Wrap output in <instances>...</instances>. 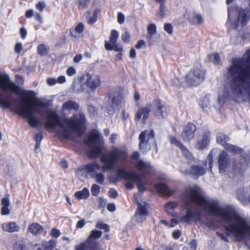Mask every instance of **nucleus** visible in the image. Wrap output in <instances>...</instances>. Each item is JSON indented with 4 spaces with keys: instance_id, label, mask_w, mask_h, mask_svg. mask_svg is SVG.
<instances>
[{
    "instance_id": "nucleus-59",
    "label": "nucleus",
    "mask_w": 250,
    "mask_h": 250,
    "mask_svg": "<svg viewBox=\"0 0 250 250\" xmlns=\"http://www.w3.org/2000/svg\"><path fill=\"white\" fill-rule=\"evenodd\" d=\"M122 118L124 120H126L130 118L129 113L123 110L122 112Z\"/></svg>"
},
{
    "instance_id": "nucleus-52",
    "label": "nucleus",
    "mask_w": 250,
    "mask_h": 250,
    "mask_svg": "<svg viewBox=\"0 0 250 250\" xmlns=\"http://www.w3.org/2000/svg\"><path fill=\"white\" fill-rule=\"evenodd\" d=\"M45 7V3L42 1H40L36 5V8L40 11H42Z\"/></svg>"
},
{
    "instance_id": "nucleus-15",
    "label": "nucleus",
    "mask_w": 250,
    "mask_h": 250,
    "mask_svg": "<svg viewBox=\"0 0 250 250\" xmlns=\"http://www.w3.org/2000/svg\"><path fill=\"white\" fill-rule=\"evenodd\" d=\"M155 107L154 113L156 117L159 119L163 118L167 114V107L162 103L160 100H156L151 104Z\"/></svg>"
},
{
    "instance_id": "nucleus-14",
    "label": "nucleus",
    "mask_w": 250,
    "mask_h": 250,
    "mask_svg": "<svg viewBox=\"0 0 250 250\" xmlns=\"http://www.w3.org/2000/svg\"><path fill=\"white\" fill-rule=\"evenodd\" d=\"M101 81L99 76L96 75H86L85 83L91 90H94L101 85Z\"/></svg>"
},
{
    "instance_id": "nucleus-56",
    "label": "nucleus",
    "mask_w": 250,
    "mask_h": 250,
    "mask_svg": "<svg viewBox=\"0 0 250 250\" xmlns=\"http://www.w3.org/2000/svg\"><path fill=\"white\" fill-rule=\"evenodd\" d=\"M146 43L143 40L139 41L135 45V47L137 49H140L142 48L143 47L145 46Z\"/></svg>"
},
{
    "instance_id": "nucleus-16",
    "label": "nucleus",
    "mask_w": 250,
    "mask_h": 250,
    "mask_svg": "<svg viewBox=\"0 0 250 250\" xmlns=\"http://www.w3.org/2000/svg\"><path fill=\"white\" fill-rule=\"evenodd\" d=\"M210 133L209 132H205L202 135L201 138L199 139L196 144V147L198 149H203L206 148L209 143Z\"/></svg>"
},
{
    "instance_id": "nucleus-30",
    "label": "nucleus",
    "mask_w": 250,
    "mask_h": 250,
    "mask_svg": "<svg viewBox=\"0 0 250 250\" xmlns=\"http://www.w3.org/2000/svg\"><path fill=\"white\" fill-rule=\"evenodd\" d=\"M119 37V34L118 31L113 30L111 32V34L109 38V42H105V44H114L115 43L117 42V40L118 39Z\"/></svg>"
},
{
    "instance_id": "nucleus-31",
    "label": "nucleus",
    "mask_w": 250,
    "mask_h": 250,
    "mask_svg": "<svg viewBox=\"0 0 250 250\" xmlns=\"http://www.w3.org/2000/svg\"><path fill=\"white\" fill-rule=\"evenodd\" d=\"M156 26L154 23L148 24L147 26V37L151 38L153 35L156 33Z\"/></svg>"
},
{
    "instance_id": "nucleus-27",
    "label": "nucleus",
    "mask_w": 250,
    "mask_h": 250,
    "mask_svg": "<svg viewBox=\"0 0 250 250\" xmlns=\"http://www.w3.org/2000/svg\"><path fill=\"white\" fill-rule=\"evenodd\" d=\"M74 195L75 197L79 200L86 199L89 195V190L87 188H84L83 190L76 192Z\"/></svg>"
},
{
    "instance_id": "nucleus-38",
    "label": "nucleus",
    "mask_w": 250,
    "mask_h": 250,
    "mask_svg": "<svg viewBox=\"0 0 250 250\" xmlns=\"http://www.w3.org/2000/svg\"><path fill=\"white\" fill-rule=\"evenodd\" d=\"M217 151L216 149L212 150L210 152V153H209V154L208 156L207 161L209 164L208 168L210 169L212 168L211 166H212V163L213 162V158L214 157V155L216 153Z\"/></svg>"
},
{
    "instance_id": "nucleus-6",
    "label": "nucleus",
    "mask_w": 250,
    "mask_h": 250,
    "mask_svg": "<svg viewBox=\"0 0 250 250\" xmlns=\"http://www.w3.org/2000/svg\"><path fill=\"white\" fill-rule=\"evenodd\" d=\"M86 143L90 146L88 152L89 157H96L102 153L104 147L103 139L97 130H94L91 132Z\"/></svg>"
},
{
    "instance_id": "nucleus-41",
    "label": "nucleus",
    "mask_w": 250,
    "mask_h": 250,
    "mask_svg": "<svg viewBox=\"0 0 250 250\" xmlns=\"http://www.w3.org/2000/svg\"><path fill=\"white\" fill-rule=\"evenodd\" d=\"M201 105L203 108L208 107L210 105L209 98L208 96H205L201 100Z\"/></svg>"
},
{
    "instance_id": "nucleus-12",
    "label": "nucleus",
    "mask_w": 250,
    "mask_h": 250,
    "mask_svg": "<svg viewBox=\"0 0 250 250\" xmlns=\"http://www.w3.org/2000/svg\"><path fill=\"white\" fill-rule=\"evenodd\" d=\"M153 109L151 104H147L145 106L140 108L136 113L135 119L139 121L142 119L144 123L149 117L150 112Z\"/></svg>"
},
{
    "instance_id": "nucleus-49",
    "label": "nucleus",
    "mask_w": 250,
    "mask_h": 250,
    "mask_svg": "<svg viewBox=\"0 0 250 250\" xmlns=\"http://www.w3.org/2000/svg\"><path fill=\"white\" fill-rule=\"evenodd\" d=\"M120 98L119 97H114L112 100V105L115 107L120 104Z\"/></svg>"
},
{
    "instance_id": "nucleus-4",
    "label": "nucleus",
    "mask_w": 250,
    "mask_h": 250,
    "mask_svg": "<svg viewBox=\"0 0 250 250\" xmlns=\"http://www.w3.org/2000/svg\"><path fill=\"white\" fill-rule=\"evenodd\" d=\"M250 19V13L247 9H240L235 12L233 9H228V19L226 22L229 28L241 30L245 26Z\"/></svg>"
},
{
    "instance_id": "nucleus-48",
    "label": "nucleus",
    "mask_w": 250,
    "mask_h": 250,
    "mask_svg": "<svg viewBox=\"0 0 250 250\" xmlns=\"http://www.w3.org/2000/svg\"><path fill=\"white\" fill-rule=\"evenodd\" d=\"M130 34L127 32H125L122 35V39L124 42H128L130 41Z\"/></svg>"
},
{
    "instance_id": "nucleus-11",
    "label": "nucleus",
    "mask_w": 250,
    "mask_h": 250,
    "mask_svg": "<svg viewBox=\"0 0 250 250\" xmlns=\"http://www.w3.org/2000/svg\"><path fill=\"white\" fill-rule=\"evenodd\" d=\"M184 16L193 25H199L203 21V18L200 14L190 9L186 10Z\"/></svg>"
},
{
    "instance_id": "nucleus-36",
    "label": "nucleus",
    "mask_w": 250,
    "mask_h": 250,
    "mask_svg": "<svg viewBox=\"0 0 250 250\" xmlns=\"http://www.w3.org/2000/svg\"><path fill=\"white\" fill-rule=\"evenodd\" d=\"M105 48L108 50H114L116 52H121L123 50V48L121 46H119L117 45L116 43L114 44H105Z\"/></svg>"
},
{
    "instance_id": "nucleus-26",
    "label": "nucleus",
    "mask_w": 250,
    "mask_h": 250,
    "mask_svg": "<svg viewBox=\"0 0 250 250\" xmlns=\"http://www.w3.org/2000/svg\"><path fill=\"white\" fill-rule=\"evenodd\" d=\"M98 12V10H95L94 11L92 16L91 15L90 12L87 11L85 12V15L88 24H92L96 21Z\"/></svg>"
},
{
    "instance_id": "nucleus-44",
    "label": "nucleus",
    "mask_w": 250,
    "mask_h": 250,
    "mask_svg": "<svg viewBox=\"0 0 250 250\" xmlns=\"http://www.w3.org/2000/svg\"><path fill=\"white\" fill-rule=\"evenodd\" d=\"M100 187L96 184H94L91 187V193L93 196H97L100 192Z\"/></svg>"
},
{
    "instance_id": "nucleus-35",
    "label": "nucleus",
    "mask_w": 250,
    "mask_h": 250,
    "mask_svg": "<svg viewBox=\"0 0 250 250\" xmlns=\"http://www.w3.org/2000/svg\"><path fill=\"white\" fill-rule=\"evenodd\" d=\"M223 146L226 149L231 152H241L242 151L241 148L227 143H226Z\"/></svg>"
},
{
    "instance_id": "nucleus-42",
    "label": "nucleus",
    "mask_w": 250,
    "mask_h": 250,
    "mask_svg": "<svg viewBox=\"0 0 250 250\" xmlns=\"http://www.w3.org/2000/svg\"><path fill=\"white\" fill-rule=\"evenodd\" d=\"M94 178H95L96 182L99 184L103 183L104 180V174L101 173L94 174Z\"/></svg>"
},
{
    "instance_id": "nucleus-47",
    "label": "nucleus",
    "mask_w": 250,
    "mask_h": 250,
    "mask_svg": "<svg viewBox=\"0 0 250 250\" xmlns=\"http://www.w3.org/2000/svg\"><path fill=\"white\" fill-rule=\"evenodd\" d=\"M117 21L119 24H123L125 21V16L121 13L119 12L117 15Z\"/></svg>"
},
{
    "instance_id": "nucleus-13",
    "label": "nucleus",
    "mask_w": 250,
    "mask_h": 250,
    "mask_svg": "<svg viewBox=\"0 0 250 250\" xmlns=\"http://www.w3.org/2000/svg\"><path fill=\"white\" fill-rule=\"evenodd\" d=\"M196 126L192 124L189 123L183 129L181 137L185 142L191 141L194 137Z\"/></svg>"
},
{
    "instance_id": "nucleus-57",
    "label": "nucleus",
    "mask_w": 250,
    "mask_h": 250,
    "mask_svg": "<svg viewBox=\"0 0 250 250\" xmlns=\"http://www.w3.org/2000/svg\"><path fill=\"white\" fill-rule=\"evenodd\" d=\"M10 203L9 200L7 197H4L1 200L2 206H9Z\"/></svg>"
},
{
    "instance_id": "nucleus-2",
    "label": "nucleus",
    "mask_w": 250,
    "mask_h": 250,
    "mask_svg": "<svg viewBox=\"0 0 250 250\" xmlns=\"http://www.w3.org/2000/svg\"><path fill=\"white\" fill-rule=\"evenodd\" d=\"M185 196L210 214L229 221V224L225 227L228 236L239 241L250 235V221L238 215L233 207L221 208L218 201L205 196L202 189L196 186L187 188L185 190Z\"/></svg>"
},
{
    "instance_id": "nucleus-25",
    "label": "nucleus",
    "mask_w": 250,
    "mask_h": 250,
    "mask_svg": "<svg viewBox=\"0 0 250 250\" xmlns=\"http://www.w3.org/2000/svg\"><path fill=\"white\" fill-rule=\"evenodd\" d=\"M155 188L158 192L163 195L169 196L172 193V190L164 184L155 185Z\"/></svg>"
},
{
    "instance_id": "nucleus-34",
    "label": "nucleus",
    "mask_w": 250,
    "mask_h": 250,
    "mask_svg": "<svg viewBox=\"0 0 250 250\" xmlns=\"http://www.w3.org/2000/svg\"><path fill=\"white\" fill-rule=\"evenodd\" d=\"M56 242L54 240H50L48 242H45L43 244V247L45 250H53L56 247Z\"/></svg>"
},
{
    "instance_id": "nucleus-63",
    "label": "nucleus",
    "mask_w": 250,
    "mask_h": 250,
    "mask_svg": "<svg viewBox=\"0 0 250 250\" xmlns=\"http://www.w3.org/2000/svg\"><path fill=\"white\" fill-rule=\"evenodd\" d=\"M83 58L81 54H78L76 55L73 59V61L75 63H78Z\"/></svg>"
},
{
    "instance_id": "nucleus-3",
    "label": "nucleus",
    "mask_w": 250,
    "mask_h": 250,
    "mask_svg": "<svg viewBox=\"0 0 250 250\" xmlns=\"http://www.w3.org/2000/svg\"><path fill=\"white\" fill-rule=\"evenodd\" d=\"M127 153L121 148L113 146L111 150L102 154L100 160L101 166L97 162H92L86 164L79 170L83 173H87L94 178V173L101 168L103 170L112 169L118 161L125 160L127 157Z\"/></svg>"
},
{
    "instance_id": "nucleus-55",
    "label": "nucleus",
    "mask_w": 250,
    "mask_h": 250,
    "mask_svg": "<svg viewBox=\"0 0 250 250\" xmlns=\"http://www.w3.org/2000/svg\"><path fill=\"white\" fill-rule=\"evenodd\" d=\"M47 83L49 85L52 86L57 83V79L49 78L47 80Z\"/></svg>"
},
{
    "instance_id": "nucleus-43",
    "label": "nucleus",
    "mask_w": 250,
    "mask_h": 250,
    "mask_svg": "<svg viewBox=\"0 0 250 250\" xmlns=\"http://www.w3.org/2000/svg\"><path fill=\"white\" fill-rule=\"evenodd\" d=\"M96 227L100 229H103L105 231L109 230V227L107 224L102 223L100 222H98L96 224Z\"/></svg>"
},
{
    "instance_id": "nucleus-45",
    "label": "nucleus",
    "mask_w": 250,
    "mask_h": 250,
    "mask_svg": "<svg viewBox=\"0 0 250 250\" xmlns=\"http://www.w3.org/2000/svg\"><path fill=\"white\" fill-rule=\"evenodd\" d=\"M166 6L165 5H160L159 11L157 14V16L160 18H163L165 16Z\"/></svg>"
},
{
    "instance_id": "nucleus-37",
    "label": "nucleus",
    "mask_w": 250,
    "mask_h": 250,
    "mask_svg": "<svg viewBox=\"0 0 250 250\" xmlns=\"http://www.w3.org/2000/svg\"><path fill=\"white\" fill-rule=\"evenodd\" d=\"M48 48L43 44H41L38 46V52L41 56H44L47 54Z\"/></svg>"
},
{
    "instance_id": "nucleus-10",
    "label": "nucleus",
    "mask_w": 250,
    "mask_h": 250,
    "mask_svg": "<svg viewBox=\"0 0 250 250\" xmlns=\"http://www.w3.org/2000/svg\"><path fill=\"white\" fill-rule=\"evenodd\" d=\"M204 76V72L201 69L196 68L189 72L186 76V80L190 85L196 86L203 81Z\"/></svg>"
},
{
    "instance_id": "nucleus-58",
    "label": "nucleus",
    "mask_w": 250,
    "mask_h": 250,
    "mask_svg": "<svg viewBox=\"0 0 250 250\" xmlns=\"http://www.w3.org/2000/svg\"><path fill=\"white\" fill-rule=\"evenodd\" d=\"M22 44L21 43H18L15 46V51L17 53H20L22 49Z\"/></svg>"
},
{
    "instance_id": "nucleus-64",
    "label": "nucleus",
    "mask_w": 250,
    "mask_h": 250,
    "mask_svg": "<svg viewBox=\"0 0 250 250\" xmlns=\"http://www.w3.org/2000/svg\"><path fill=\"white\" fill-rule=\"evenodd\" d=\"M57 83H63L65 82L66 79L64 76H61L57 79Z\"/></svg>"
},
{
    "instance_id": "nucleus-46",
    "label": "nucleus",
    "mask_w": 250,
    "mask_h": 250,
    "mask_svg": "<svg viewBox=\"0 0 250 250\" xmlns=\"http://www.w3.org/2000/svg\"><path fill=\"white\" fill-rule=\"evenodd\" d=\"M164 30L169 34H172L173 32V27L172 25L169 23H166L164 24Z\"/></svg>"
},
{
    "instance_id": "nucleus-33",
    "label": "nucleus",
    "mask_w": 250,
    "mask_h": 250,
    "mask_svg": "<svg viewBox=\"0 0 250 250\" xmlns=\"http://www.w3.org/2000/svg\"><path fill=\"white\" fill-rule=\"evenodd\" d=\"M229 140V138L224 134L221 133L217 134V141L218 143L221 144L222 146H224Z\"/></svg>"
},
{
    "instance_id": "nucleus-1",
    "label": "nucleus",
    "mask_w": 250,
    "mask_h": 250,
    "mask_svg": "<svg viewBox=\"0 0 250 250\" xmlns=\"http://www.w3.org/2000/svg\"><path fill=\"white\" fill-rule=\"evenodd\" d=\"M0 87L4 91H10L20 97V102L17 105L18 114L28 119V124L33 127L42 125V123L33 113L45 114L47 122L44 125L46 128L53 129L59 125L61 130L59 134L63 137L70 139L73 132L81 136L83 130L85 122L84 115L82 113L70 118H65L61 122L57 114L54 111L44 110V104L35 97L32 91H25L9 80L7 75L0 73Z\"/></svg>"
},
{
    "instance_id": "nucleus-22",
    "label": "nucleus",
    "mask_w": 250,
    "mask_h": 250,
    "mask_svg": "<svg viewBox=\"0 0 250 250\" xmlns=\"http://www.w3.org/2000/svg\"><path fill=\"white\" fill-rule=\"evenodd\" d=\"M169 139L171 144L175 145L177 147L180 148L186 156L189 158L190 157L191 155L188 150L182 144V143L178 140L175 137L173 136H170Z\"/></svg>"
},
{
    "instance_id": "nucleus-50",
    "label": "nucleus",
    "mask_w": 250,
    "mask_h": 250,
    "mask_svg": "<svg viewBox=\"0 0 250 250\" xmlns=\"http://www.w3.org/2000/svg\"><path fill=\"white\" fill-rule=\"evenodd\" d=\"M76 73V69L73 67H69L66 70V74L69 76H72Z\"/></svg>"
},
{
    "instance_id": "nucleus-60",
    "label": "nucleus",
    "mask_w": 250,
    "mask_h": 250,
    "mask_svg": "<svg viewBox=\"0 0 250 250\" xmlns=\"http://www.w3.org/2000/svg\"><path fill=\"white\" fill-rule=\"evenodd\" d=\"M20 34L22 39H25L27 35L26 30L23 27L21 28L20 29Z\"/></svg>"
},
{
    "instance_id": "nucleus-21",
    "label": "nucleus",
    "mask_w": 250,
    "mask_h": 250,
    "mask_svg": "<svg viewBox=\"0 0 250 250\" xmlns=\"http://www.w3.org/2000/svg\"><path fill=\"white\" fill-rule=\"evenodd\" d=\"M117 176L119 178H125L126 180H136L138 175L134 173H127L123 168H118L117 171Z\"/></svg>"
},
{
    "instance_id": "nucleus-53",
    "label": "nucleus",
    "mask_w": 250,
    "mask_h": 250,
    "mask_svg": "<svg viewBox=\"0 0 250 250\" xmlns=\"http://www.w3.org/2000/svg\"><path fill=\"white\" fill-rule=\"evenodd\" d=\"M61 233L59 229H53L51 231V235L52 237L57 238L59 237Z\"/></svg>"
},
{
    "instance_id": "nucleus-32",
    "label": "nucleus",
    "mask_w": 250,
    "mask_h": 250,
    "mask_svg": "<svg viewBox=\"0 0 250 250\" xmlns=\"http://www.w3.org/2000/svg\"><path fill=\"white\" fill-rule=\"evenodd\" d=\"M84 30V25L82 23H79L75 27L74 31L70 32L72 36L76 38L77 34H81Z\"/></svg>"
},
{
    "instance_id": "nucleus-61",
    "label": "nucleus",
    "mask_w": 250,
    "mask_h": 250,
    "mask_svg": "<svg viewBox=\"0 0 250 250\" xmlns=\"http://www.w3.org/2000/svg\"><path fill=\"white\" fill-rule=\"evenodd\" d=\"M181 231L179 230H176L172 233V236L175 239L179 238L181 236Z\"/></svg>"
},
{
    "instance_id": "nucleus-40",
    "label": "nucleus",
    "mask_w": 250,
    "mask_h": 250,
    "mask_svg": "<svg viewBox=\"0 0 250 250\" xmlns=\"http://www.w3.org/2000/svg\"><path fill=\"white\" fill-rule=\"evenodd\" d=\"M209 60L214 64H218L220 60L219 55L218 53H214L210 56Z\"/></svg>"
},
{
    "instance_id": "nucleus-62",
    "label": "nucleus",
    "mask_w": 250,
    "mask_h": 250,
    "mask_svg": "<svg viewBox=\"0 0 250 250\" xmlns=\"http://www.w3.org/2000/svg\"><path fill=\"white\" fill-rule=\"evenodd\" d=\"M107 208L109 211L113 212L115 210L116 208L114 204L110 203L107 205Z\"/></svg>"
},
{
    "instance_id": "nucleus-17",
    "label": "nucleus",
    "mask_w": 250,
    "mask_h": 250,
    "mask_svg": "<svg viewBox=\"0 0 250 250\" xmlns=\"http://www.w3.org/2000/svg\"><path fill=\"white\" fill-rule=\"evenodd\" d=\"M136 167L142 171L143 175H147L153 172V167L150 164L142 160L137 162Z\"/></svg>"
},
{
    "instance_id": "nucleus-39",
    "label": "nucleus",
    "mask_w": 250,
    "mask_h": 250,
    "mask_svg": "<svg viewBox=\"0 0 250 250\" xmlns=\"http://www.w3.org/2000/svg\"><path fill=\"white\" fill-rule=\"evenodd\" d=\"M137 184L138 190L140 192H143L145 190L144 182L142 181L141 178L138 175L136 180H134Z\"/></svg>"
},
{
    "instance_id": "nucleus-5",
    "label": "nucleus",
    "mask_w": 250,
    "mask_h": 250,
    "mask_svg": "<svg viewBox=\"0 0 250 250\" xmlns=\"http://www.w3.org/2000/svg\"><path fill=\"white\" fill-rule=\"evenodd\" d=\"M186 213L185 215L176 216L175 218H174L171 220V223L170 225L166 220H162L160 222L169 227H173L174 226V224H178L180 223H189L191 222L199 220L201 218V215L200 212L191 208L188 206V205L186 204Z\"/></svg>"
},
{
    "instance_id": "nucleus-20",
    "label": "nucleus",
    "mask_w": 250,
    "mask_h": 250,
    "mask_svg": "<svg viewBox=\"0 0 250 250\" xmlns=\"http://www.w3.org/2000/svg\"><path fill=\"white\" fill-rule=\"evenodd\" d=\"M1 227L3 231L10 233L18 232L20 229V226L15 222L4 223Z\"/></svg>"
},
{
    "instance_id": "nucleus-23",
    "label": "nucleus",
    "mask_w": 250,
    "mask_h": 250,
    "mask_svg": "<svg viewBox=\"0 0 250 250\" xmlns=\"http://www.w3.org/2000/svg\"><path fill=\"white\" fill-rule=\"evenodd\" d=\"M178 207V203L176 202H170L167 203L165 206V211L167 212V214L176 217V216H178L179 215H177L174 213L173 210L175 209ZM183 214H180L179 215H182Z\"/></svg>"
},
{
    "instance_id": "nucleus-28",
    "label": "nucleus",
    "mask_w": 250,
    "mask_h": 250,
    "mask_svg": "<svg viewBox=\"0 0 250 250\" xmlns=\"http://www.w3.org/2000/svg\"><path fill=\"white\" fill-rule=\"evenodd\" d=\"M79 107L77 104L72 101H68L62 105L63 110L77 109Z\"/></svg>"
},
{
    "instance_id": "nucleus-18",
    "label": "nucleus",
    "mask_w": 250,
    "mask_h": 250,
    "mask_svg": "<svg viewBox=\"0 0 250 250\" xmlns=\"http://www.w3.org/2000/svg\"><path fill=\"white\" fill-rule=\"evenodd\" d=\"M181 171L186 175L192 174L196 176H201L205 173V169L199 166H192L188 170L185 169V167H182Z\"/></svg>"
},
{
    "instance_id": "nucleus-8",
    "label": "nucleus",
    "mask_w": 250,
    "mask_h": 250,
    "mask_svg": "<svg viewBox=\"0 0 250 250\" xmlns=\"http://www.w3.org/2000/svg\"><path fill=\"white\" fill-rule=\"evenodd\" d=\"M134 200L138 204V207L134 215L135 219L138 222L142 223L144 222L147 216L148 215V205L144 201L139 202V195L135 194Z\"/></svg>"
},
{
    "instance_id": "nucleus-29",
    "label": "nucleus",
    "mask_w": 250,
    "mask_h": 250,
    "mask_svg": "<svg viewBox=\"0 0 250 250\" xmlns=\"http://www.w3.org/2000/svg\"><path fill=\"white\" fill-rule=\"evenodd\" d=\"M229 95V92L226 90H220L218 95V103L222 104L224 103L225 100L228 98Z\"/></svg>"
},
{
    "instance_id": "nucleus-19",
    "label": "nucleus",
    "mask_w": 250,
    "mask_h": 250,
    "mask_svg": "<svg viewBox=\"0 0 250 250\" xmlns=\"http://www.w3.org/2000/svg\"><path fill=\"white\" fill-rule=\"evenodd\" d=\"M219 171L221 173L225 171L226 169L228 167L229 163L227 159V154L225 151H222L219 155Z\"/></svg>"
},
{
    "instance_id": "nucleus-24",
    "label": "nucleus",
    "mask_w": 250,
    "mask_h": 250,
    "mask_svg": "<svg viewBox=\"0 0 250 250\" xmlns=\"http://www.w3.org/2000/svg\"><path fill=\"white\" fill-rule=\"evenodd\" d=\"M28 230L34 235H37L43 232V228L39 224L32 223L29 225Z\"/></svg>"
},
{
    "instance_id": "nucleus-54",
    "label": "nucleus",
    "mask_w": 250,
    "mask_h": 250,
    "mask_svg": "<svg viewBox=\"0 0 250 250\" xmlns=\"http://www.w3.org/2000/svg\"><path fill=\"white\" fill-rule=\"evenodd\" d=\"M9 206H2L1 213L2 215H8L10 213V210L8 208Z\"/></svg>"
},
{
    "instance_id": "nucleus-51",
    "label": "nucleus",
    "mask_w": 250,
    "mask_h": 250,
    "mask_svg": "<svg viewBox=\"0 0 250 250\" xmlns=\"http://www.w3.org/2000/svg\"><path fill=\"white\" fill-rule=\"evenodd\" d=\"M134 183H135V182L133 180H127L125 183L126 188L129 189H132L134 187Z\"/></svg>"
},
{
    "instance_id": "nucleus-9",
    "label": "nucleus",
    "mask_w": 250,
    "mask_h": 250,
    "mask_svg": "<svg viewBox=\"0 0 250 250\" xmlns=\"http://www.w3.org/2000/svg\"><path fill=\"white\" fill-rule=\"evenodd\" d=\"M154 132L152 129L146 130L140 134L139 139V147L141 151L146 152L150 149V141L154 140Z\"/></svg>"
},
{
    "instance_id": "nucleus-7",
    "label": "nucleus",
    "mask_w": 250,
    "mask_h": 250,
    "mask_svg": "<svg viewBox=\"0 0 250 250\" xmlns=\"http://www.w3.org/2000/svg\"><path fill=\"white\" fill-rule=\"evenodd\" d=\"M102 235V232L97 229H93L91 231L90 234L87 241L75 247V250H95L97 245L93 242V240L99 238Z\"/></svg>"
}]
</instances>
